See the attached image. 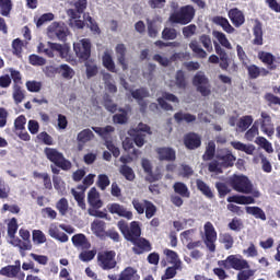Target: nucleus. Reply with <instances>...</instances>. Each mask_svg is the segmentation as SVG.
<instances>
[{
    "mask_svg": "<svg viewBox=\"0 0 280 280\" xmlns=\"http://www.w3.org/2000/svg\"><path fill=\"white\" fill-rule=\"evenodd\" d=\"M213 156H215V142L210 141L206 148V152L202 155L205 161H212Z\"/></svg>",
    "mask_w": 280,
    "mask_h": 280,
    "instance_id": "nucleus-53",
    "label": "nucleus"
},
{
    "mask_svg": "<svg viewBox=\"0 0 280 280\" xmlns=\"http://www.w3.org/2000/svg\"><path fill=\"white\" fill-rule=\"evenodd\" d=\"M253 32L255 36L253 45H264V28L261 26V22L256 21Z\"/></svg>",
    "mask_w": 280,
    "mask_h": 280,
    "instance_id": "nucleus-31",
    "label": "nucleus"
},
{
    "mask_svg": "<svg viewBox=\"0 0 280 280\" xmlns=\"http://www.w3.org/2000/svg\"><path fill=\"white\" fill-rule=\"evenodd\" d=\"M119 173L126 178V180H129L130 183H132V180L136 178L135 171L127 164L120 165Z\"/></svg>",
    "mask_w": 280,
    "mask_h": 280,
    "instance_id": "nucleus-42",
    "label": "nucleus"
},
{
    "mask_svg": "<svg viewBox=\"0 0 280 280\" xmlns=\"http://www.w3.org/2000/svg\"><path fill=\"white\" fill-rule=\"evenodd\" d=\"M174 119L177 121V124H180V121H186V124H191L192 121H196V116L191 114H184L182 112H178L174 115Z\"/></svg>",
    "mask_w": 280,
    "mask_h": 280,
    "instance_id": "nucleus-48",
    "label": "nucleus"
},
{
    "mask_svg": "<svg viewBox=\"0 0 280 280\" xmlns=\"http://www.w3.org/2000/svg\"><path fill=\"white\" fill-rule=\"evenodd\" d=\"M144 207L147 220H151V218H154V215H156L158 209L156 206L152 203V201L144 199Z\"/></svg>",
    "mask_w": 280,
    "mask_h": 280,
    "instance_id": "nucleus-51",
    "label": "nucleus"
},
{
    "mask_svg": "<svg viewBox=\"0 0 280 280\" xmlns=\"http://www.w3.org/2000/svg\"><path fill=\"white\" fill-rule=\"evenodd\" d=\"M103 106L108 113H117V104L113 103V98L108 94L103 97Z\"/></svg>",
    "mask_w": 280,
    "mask_h": 280,
    "instance_id": "nucleus-54",
    "label": "nucleus"
},
{
    "mask_svg": "<svg viewBox=\"0 0 280 280\" xmlns=\"http://www.w3.org/2000/svg\"><path fill=\"white\" fill-rule=\"evenodd\" d=\"M177 36L178 33L176 32V28L165 27L162 31L163 40H176Z\"/></svg>",
    "mask_w": 280,
    "mask_h": 280,
    "instance_id": "nucleus-56",
    "label": "nucleus"
},
{
    "mask_svg": "<svg viewBox=\"0 0 280 280\" xmlns=\"http://www.w3.org/2000/svg\"><path fill=\"white\" fill-rule=\"evenodd\" d=\"M19 272H21V260H16L15 265H9L0 269V275L8 277V279H15V277H19Z\"/></svg>",
    "mask_w": 280,
    "mask_h": 280,
    "instance_id": "nucleus-18",
    "label": "nucleus"
},
{
    "mask_svg": "<svg viewBox=\"0 0 280 280\" xmlns=\"http://www.w3.org/2000/svg\"><path fill=\"white\" fill-rule=\"evenodd\" d=\"M228 16L234 27H242L244 23H246V18L244 16V12L237 8L230 9L228 12Z\"/></svg>",
    "mask_w": 280,
    "mask_h": 280,
    "instance_id": "nucleus-16",
    "label": "nucleus"
},
{
    "mask_svg": "<svg viewBox=\"0 0 280 280\" xmlns=\"http://www.w3.org/2000/svg\"><path fill=\"white\" fill-rule=\"evenodd\" d=\"M175 84L177 89H182V91L187 89V79L185 78V72L183 70H177L175 74Z\"/></svg>",
    "mask_w": 280,
    "mask_h": 280,
    "instance_id": "nucleus-46",
    "label": "nucleus"
},
{
    "mask_svg": "<svg viewBox=\"0 0 280 280\" xmlns=\"http://www.w3.org/2000/svg\"><path fill=\"white\" fill-rule=\"evenodd\" d=\"M109 213L119 215V218H126V220H132V211L127 210L119 203H112L107 206Z\"/></svg>",
    "mask_w": 280,
    "mask_h": 280,
    "instance_id": "nucleus-19",
    "label": "nucleus"
},
{
    "mask_svg": "<svg viewBox=\"0 0 280 280\" xmlns=\"http://www.w3.org/2000/svg\"><path fill=\"white\" fill-rule=\"evenodd\" d=\"M131 96L133 100H137V102L141 100H145V97H150V92L145 88H140L131 91Z\"/></svg>",
    "mask_w": 280,
    "mask_h": 280,
    "instance_id": "nucleus-50",
    "label": "nucleus"
},
{
    "mask_svg": "<svg viewBox=\"0 0 280 280\" xmlns=\"http://www.w3.org/2000/svg\"><path fill=\"white\" fill-rule=\"evenodd\" d=\"M258 59L262 65H266L267 71H277V65L275 63L277 62V58L272 52L261 50L258 52Z\"/></svg>",
    "mask_w": 280,
    "mask_h": 280,
    "instance_id": "nucleus-14",
    "label": "nucleus"
},
{
    "mask_svg": "<svg viewBox=\"0 0 280 280\" xmlns=\"http://www.w3.org/2000/svg\"><path fill=\"white\" fill-rule=\"evenodd\" d=\"M214 36L222 45V47H225V49H232L231 42H229V38H226V35L222 32H214Z\"/></svg>",
    "mask_w": 280,
    "mask_h": 280,
    "instance_id": "nucleus-59",
    "label": "nucleus"
},
{
    "mask_svg": "<svg viewBox=\"0 0 280 280\" xmlns=\"http://www.w3.org/2000/svg\"><path fill=\"white\" fill-rule=\"evenodd\" d=\"M246 213L249 215H255L259 220H266V212L259 207H246Z\"/></svg>",
    "mask_w": 280,
    "mask_h": 280,
    "instance_id": "nucleus-55",
    "label": "nucleus"
},
{
    "mask_svg": "<svg viewBox=\"0 0 280 280\" xmlns=\"http://www.w3.org/2000/svg\"><path fill=\"white\" fill-rule=\"evenodd\" d=\"M88 202L93 209H102L104 202L102 201V199H100V192L97 191V188L92 187L90 189V191L88 192Z\"/></svg>",
    "mask_w": 280,
    "mask_h": 280,
    "instance_id": "nucleus-21",
    "label": "nucleus"
},
{
    "mask_svg": "<svg viewBox=\"0 0 280 280\" xmlns=\"http://www.w3.org/2000/svg\"><path fill=\"white\" fill-rule=\"evenodd\" d=\"M103 67L107 69L110 73H117V66H115V60L109 52H104L102 57Z\"/></svg>",
    "mask_w": 280,
    "mask_h": 280,
    "instance_id": "nucleus-32",
    "label": "nucleus"
},
{
    "mask_svg": "<svg viewBox=\"0 0 280 280\" xmlns=\"http://www.w3.org/2000/svg\"><path fill=\"white\" fill-rule=\"evenodd\" d=\"M212 22L214 23V25H220V27H222V30H224L226 34H233V32H235V28L224 16L217 15L212 19Z\"/></svg>",
    "mask_w": 280,
    "mask_h": 280,
    "instance_id": "nucleus-28",
    "label": "nucleus"
},
{
    "mask_svg": "<svg viewBox=\"0 0 280 280\" xmlns=\"http://www.w3.org/2000/svg\"><path fill=\"white\" fill-rule=\"evenodd\" d=\"M44 154L46 159L50 161V163H54L50 165L52 174H60V170H62L63 172H69V170L73 167L71 161L67 160V158H65V154H62V152L58 151V149L56 148L46 147L44 149Z\"/></svg>",
    "mask_w": 280,
    "mask_h": 280,
    "instance_id": "nucleus-3",
    "label": "nucleus"
},
{
    "mask_svg": "<svg viewBox=\"0 0 280 280\" xmlns=\"http://www.w3.org/2000/svg\"><path fill=\"white\" fill-rule=\"evenodd\" d=\"M173 190L177 196H180L182 198H191V191H189V187H187V184L183 182H176L173 185Z\"/></svg>",
    "mask_w": 280,
    "mask_h": 280,
    "instance_id": "nucleus-29",
    "label": "nucleus"
},
{
    "mask_svg": "<svg viewBox=\"0 0 280 280\" xmlns=\"http://www.w3.org/2000/svg\"><path fill=\"white\" fill-rule=\"evenodd\" d=\"M92 130L102 139H107L110 132H115V127L107 125L106 127H92Z\"/></svg>",
    "mask_w": 280,
    "mask_h": 280,
    "instance_id": "nucleus-41",
    "label": "nucleus"
},
{
    "mask_svg": "<svg viewBox=\"0 0 280 280\" xmlns=\"http://www.w3.org/2000/svg\"><path fill=\"white\" fill-rule=\"evenodd\" d=\"M49 34H54L61 43H67V36H69V27L63 22H54L48 26Z\"/></svg>",
    "mask_w": 280,
    "mask_h": 280,
    "instance_id": "nucleus-12",
    "label": "nucleus"
},
{
    "mask_svg": "<svg viewBox=\"0 0 280 280\" xmlns=\"http://www.w3.org/2000/svg\"><path fill=\"white\" fill-rule=\"evenodd\" d=\"M228 185L238 194H253V183H250L246 175H232L228 179Z\"/></svg>",
    "mask_w": 280,
    "mask_h": 280,
    "instance_id": "nucleus-5",
    "label": "nucleus"
},
{
    "mask_svg": "<svg viewBox=\"0 0 280 280\" xmlns=\"http://www.w3.org/2000/svg\"><path fill=\"white\" fill-rule=\"evenodd\" d=\"M218 266L225 270H238L237 280H249L250 277H255V270L250 269V264L242 255H230L225 260H219Z\"/></svg>",
    "mask_w": 280,
    "mask_h": 280,
    "instance_id": "nucleus-2",
    "label": "nucleus"
},
{
    "mask_svg": "<svg viewBox=\"0 0 280 280\" xmlns=\"http://www.w3.org/2000/svg\"><path fill=\"white\" fill-rule=\"evenodd\" d=\"M91 229L96 237H106V222L94 220L91 224Z\"/></svg>",
    "mask_w": 280,
    "mask_h": 280,
    "instance_id": "nucleus-27",
    "label": "nucleus"
},
{
    "mask_svg": "<svg viewBox=\"0 0 280 280\" xmlns=\"http://www.w3.org/2000/svg\"><path fill=\"white\" fill-rule=\"evenodd\" d=\"M59 75L63 78V80H73V75H75V70L71 68V66L67 63H62L59 66Z\"/></svg>",
    "mask_w": 280,
    "mask_h": 280,
    "instance_id": "nucleus-35",
    "label": "nucleus"
},
{
    "mask_svg": "<svg viewBox=\"0 0 280 280\" xmlns=\"http://www.w3.org/2000/svg\"><path fill=\"white\" fill-rule=\"evenodd\" d=\"M253 121H254L253 116H249V115L243 116L240 118L236 126L238 130H241V132H246V129L253 126Z\"/></svg>",
    "mask_w": 280,
    "mask_h": 280,
    "instance_id": "nucleus-39",
    "label": "nucleus"
},
{
    "mask_svg": "<svg viewBox=\"0 0 280 280\" xmlns=\"http://www.w3.org/2000/svg\"><path fill=\"white\" fill-rule=\"evenodd\" d=\"M260 130L267 137H272L275 135V124H272V117L268 112H261L260 114Z\"/></svg>",
    "mask_w": 280,
    "mask_h": 280,
    "instance_id": "nucleus-13",
    "label": "nucleus"
},
{
    "mask_svg": "<svg viewBox=\"0 0 280 280\" xmlns=\"http://www.w3.org/2000/svg\"><path fill=\"white\" fill-rule=\"evenodd\" d=\"M73 51L81 62H86L91 58V39L83 38L73 44Z\"/></svg>",
    "mask_w": 280,
    "mask_h": 280,
    "instance_id": "nucleus-9",
    "label": "nucleus"
},
{
    "mask_svg": "<svg viewBox=\"0 0 280 280\" xmlns=\"http://www.w3.org/2000/svg\"><path fill=\"white\" fill-rule=\"evenodd\" d=\"M215 159L225 170H229V167H233L236 161L235 155H233V152H231V150L229 149H219L217 151Z\"/></svg>",
    "mask_w": 280,
    "mask_h": 280,
    "instance_id": "nucleus-11",
    "label": "nucleus"
},
{
    "mask_svg": "<svg viewBox=\"0 0 280 280\" xmlns=\"http://www.w3.org/2000/svg\"><path fill=\"white\" fill-rule=\"evenodd\" d=\"M194 19H196V8L191 4H186L173 12L168 21L173 25H189Z\"/></svg>",
    "mask_w": 280,
    "mask_h": 280,
    "instance_id": "nucleus-4",
    "label": "nucleus"
},
{
    "mask_svg": "<svg viewBox=\"0 0 280 280\" xmlns=\"http://www.w3.org/2000/svg\"><path fill=\"white\" fill-rule=\"evenodd\" d=\"M156 154L160 161H176V151L172 148H158Z\"/></svg>",
    "mask_w": 280,
    "mask_h": 280,
    "instance_id": "nucleus-23",
    "label": "nucleus"
},
{
    "mask_svg": "<svg viewBox=\"0 0 280 280\" xmlns=\"http://www.w3.org/2000/svg\"><path fill=\"white\" fill-rule=\"evenodd\" d=\"M228 202L235 205H255V197L245 195H233L228 197Z\"/></svg>",
    "mask_w": 280,
    "mask_h": 280,
    "instance_id": "nucleus-25",
    "label": "nucleus"
},
{
    "mask_svg": "<svg viewBox=\"0 0 280 280\" xmlns=\"http://www.w3.org/2000/svg\"><path fill=\"white\" fill-rule=\"evenodd\" d=\"M197 30L198 26H196V24H190L182 28V34L184 38H191V36H195Z\"/></svg>",
    "mask_w": 280,
    "mask_h": 280,
    "instance_id": "nucleus-62",
    "label": "nucleus"
},
{
    "mask_svg": "<svg viewBox=\"0 0 280 280\" xmlns=\"http://www.w3.org/2000/svg\"><path fill=\"white\" fill-rule=\"evenodd\" d=\"M95 139V133L91 129H83L77 136V141L79 143H89V141H93Z\"/></svg>",
    "mask_w": 280,
    "mask_h": 280,
    "instance_id": "nucleus-37",
    "label": "nucleus"
},
{
    "mask_svg": "<svg viewBox=\"0 0 280 280\" xmlns=\"http://www.w3.org/2000/svg\"><path fill=\"white\" fill-rule=\"evenodd\" d=\"M115 257H117L115 250L98 252L97 266H100L102 270H113L117 268V260Z\"/></svg>",
    "mask_w": 280,
    "mask_h": 280,
    "instance_id": "nucleus-7",
    "label": "nucleus"
},
{
    "mask_svg": "<svg viewBox=\"0 0 280 280\" xmlns=\"http://www.w3.org/2000/svg\"><path fill=\"white\" fill-rule=\"evenodd\" d=\"M33 242L35 244H45L47 242V236H45V233L40 230H34L33 231Z\"/></svg>",
    "mask_w": 280,
    "mask_h": 280,
    "instance_id": "nucleus-64",
    "label": "nucleus"
},
{
    "mask_svg": "<svg viewBox=\"0 0 280 280\" xmlns=\"http://www.w3.org/2000/svg\"><path fill=\"white\" fill-rule=\"evenodd\" d=\"M83 19L85 23H88V27L93 32V34H102V30H100V25L97 22L89 15V13L83 14Z\"/></svg>",
    "mask_w": 280,
    "mask_h": 280,
    "instance_id": "nucleus-40",
    "label": "nucleus"
},
{
    "mask_svg": "<svg viewBox=\"0 0 280 280\" xmlns=\"http://www.w3.org/2000/svg\"><path fill=\"white\" fill-rule=\"evenodd\" d=\"M119 280H141V276L135 267H126L119 273Z\"/></svg>",
    "mask_w": 280,
    "mask_h": 280,
    "instance_id": "nucleus-26",
    "label": "nucleus"
},
{
    "mask_svg": "<svg viewBox=\"0 0 280 280\" xmlns=\"http://www.w3.org/2000/svg\"><path fill=\"white\" fill-rule=\"evenodd\" d=\"M56 209L59 211L60 215H67V211H69V201L67 198H61L56 203Z\"/></svg>",
    "mask_w": 280,
    "mask_h": 280,
    "instance_id": "nucleus-60",
    "label": "nucleus"
},
{
    "mask_svg": "<svg viewBox=\"0 0 280 280\" xmlns=\"http://www.w3.org/2000/svg\"><path fill=\"white\" fill-rule=\"evenodd\" d=\"M97 255V250H83L79 254V259L84 262L93 261L95 259V256Z\"/></svg>",
    "mask_w": 280,
    "mask_h": 280,
    "instance_id": "nucleus-57",
    "label": "nucleus"
},
{
    "mask_svg": "<svg viewBox=\"0 0 280 280\" xmlns=\"http://www.w3.org/2000/svg\"><path fill=\"white\" fill-rule=\"evenodd\" d=\"M215 189L219 194V198H226V196L231 194V188H229V185L222 182L215 183Z\"/></svg>",
    "mask_w": 280,
    "mask_h": 280,
    "instance_id": "nucleus-52",
    "label": "nucleus"
},
{
    "mask_svg": "<svg viewBox=\"0 0 280 280\" xmlns=\"http://www.w3.org/2000/svg\"><path fill=\"white\" fill-rule=\"evenodd\" d=\"M192 84L202 97H209L211 95V84H209V78H207L205 72L198 71L192 78Z\"/></svg>",
    "mask_w": 280,
    "mask_h": 280,
    "instance_id": "nucleus-8",
    "label": "nucleus"
},
{
    "mask_svg": "<svg viewBox=\"0 0 280 280\" xmlns=\"http://www.w3.org/2000/svg\"><path fill=\"white\" fill-rule=\"evenodd\" d=\"M116 58L118 65L121 66L122 71H128V59H126V54H128V48L125 44H118L115 47Z\"/></svg>",
    "mask_w": 280,
    "mask_h": 280,
    "instance_id": "nucleus-17",
    "label": "nucleus"
},
{
    "mask_svg": "<svg viewBox=\"0 0 280 280\" xmlns=\"http://www.w3.org/2000/svg\"><path fill=\"white\" fill-rule=\"evenodd\" d=\"M247 73L249 80H257L261 75V78H266L270 75V71L266 68H260L257 65L246 66Z\"/></svg>",
    "mask_w": 280,
    "mask_h": 280,
    "instance_id": "nucleus-20",
    "label": "nucleus"
},
{
    "mask_svg": "<svg viewBox=\"0 0 280 280\" xmlns=\"http://www.w3.org/2000/svg\"><path fill=\"white\" fill-rule=\"evenodd\" d=\"M85 73H86V78L89 80H91V78H95V75H97L98 73V68H97V65H95V62H93L92 60H86L85 61Z\"/></svg>",
    "mask_w": 280,
    "mask_h": 280,
    "instance_id": "nucleus-45",
    "label": "nucleus"
},
{
    "mask_svg": "<svg viewBox=\"0 0 280 280\" xmlns=\"http://www.w3.org/2000/svg\"><path fill=\"white\" fill-rule=\"evenodd\" d=\"M177 270H183V265H180V262H176L172 267H167L165 269L164 275H162L161 280L174 279V277H176V275H178Z\"/></svg>",
    "mask_w": 280,
    "mask_h": 280,
    "instance_id": "nucleus-33",
    "label": "nucleus"
},
{
    "mask_svg": "<svg viewBox=\"0 0 280 280\" xmlns=\"http://www.w3.org/2000/svg\"><path fill=\"white\" fill-rule=\"evenodd\" d=\"M164 255L166 256V259L168 264H173V266H176V264L179 262V266H183V261H180V258H178V254L172 249H164Z\"/></svg>",
    "mask_w": 280,
    "mask_h": 280,
    "instance_id": "nucleus-47",
    "label": "nucleus"
},
{
    "mask_svg": "<svg viewBox=\"0 0 280 280\" xmlns=\"http://www.w3.org/2000/svg\"><path fill=\"white\" fill-rule=\"evenodd\" d=\"M118 110L121 114H115L113 116L114 124H128V110H126L125 108H119Z\"/></svg>",
    "mask_w": 280,
    "mask_h": 280,
    "instance_id": "nucleus-49",
    "label": "nucleus"
},
{
    "mask_svg": "<svg viewBox=\"0 0 280 280\" xmlns=\"http://www.w3.org/2000/svg\"><path fill=\"white\" fill-rule=\"evenodd\" d=\"M219 242L224 245L225 250H231V248H233V245L235 244V240L230 233L220 234Z\"/></svg>",
    "mask_w": 280,
    "mask_h": 280,
    "instance_id": "nucleus-38",
    "label": "nucleus"
},
{
    "mask_svg": "<svg viewBox=\"0 0 280 280\" xmlns=\"http://www.w3.org/2000/svg\"><path fill=\"white\" fill-rule=\"evenodd\" d=\"M75 248H82V250H89L91 248V242L83 233L74 234L71 238Z\"/></svg>",
    "mask_w": 280,
    "mask_h": 280,
    "instance_id": "nucleus-22",
    "label": "nucleus"
},
{
    "mask_svg": "<svg viewBox=\"0 0 280 280\" xmlns=\"http://www.w3.org/2000/svg\"><path fill=\"white\" fill-rule=\"evenodd\" d=\"M184 144L187 150H198L202 145V138L196 132H189L184 137Z\"/></svg>",
    "mask_w": 280,
    "mask_h": 280,
    "instance_id": "nucleus-15",
    "label": "nucleus"
},
{
    "mask_svg": "<svg viewBox=\"0 0 280 280\" xmlns=\"http://www.w3.org/2000/svg\"><path fill=\"white\" fill-rule=\"evenodd\" d=\"M205 231V245L210 250V253H215V242H218V232L210 221L206 222L203 225Z\"/></svg>",
    "mask_w": 280,
    "mask_h": 280,
    "instance_id": "nucleus-10",
    "label": "nucleus"
},
{
    "mask_svg": "<svg viewBox=\"0 0 280 280\" xmlns=\"http://www.w3.org/2000/svg\"><path fill=\"white\" fill-rule=\"evenodd\" d=\"M196 186L198 191H201L202 196L206 198H209V200H213L214 195L213 190H211V187L205 183L202 179H196Z\"/></svg>",
    "mask_w": 280,
    "mask_h": 280,
    "instance_id": "nucleus-30",
    "label": "nucleus"
},
{
    "mask_svg": "<svg viewBox=\"0 0 280 280\" xmlns=\"http://www.w3.org/2000/svg\"><path fill=\"white\" fill-rule=\"evenodd\" d=\"M95 183V174H89L83 178V185H79L77 189H80L81 191H86L91 185Z\"/></svg>",
    "mask_w": 280,
    "mask_h": 280,
    "instance_id": "nucleus-58",
    "label": "nucleus"
},
{
    "mask_svg": "<svg viewBox=\"0 0 280 280\" xmlns=\"http://www.w3.org/2000/svg\"><path fill=\"white\" fill-rule=\"evenodd\" d=\"M120 233L124 235L127 242H131L136 247L132 248L136 255H143V253H150L152 250V244L147 238L141 237V226L139 222L132 221L130 226L125 220H120L117 223Z\"/></svg>",
    "mask_w": 280,
    "mask_h": 280,
    "instance_id": "nucleus-1",
    "label": "nucleus"
},
{
    "mask_svg": "<svg viewBox=\"0 0 280 280\" xmlns=\"http://www.w3.org/2000/svg\"><path fill=\"white\" fill-rule=\"evenodd\" d=\"M147 30L148 36L150 38H156L159 36V25L156 24L155 20H147Z\"/></svg>",
    "mask_w": 280,
    "mask_h": 280,
    "instance_id": "nucleus-43",
    "label": "nucleus"
},
{
    "mask_svg": "<svg viewBox=\"0 0 280 280\" xmlns=\"http://www.w3.org/2000/svg\"><path fill=\"white\" fill-rule=\"evenodd\" d=\"M12 8L14 4L12 0H0V15L10 19V14H12Z\"/></svg>",
    "mask_w": 280,
    "mask_h": 280,
    "instance_id": "nucleus-36",
    "label": "nucleus"
},
{
    "mask_svg": "<svg viewBox=\"0 0 280 280\" xmlns=\"http://www.w3.org/2000/svg\"><path fill=\"white\" fill-rule=\"evenodd\" d=\"M189 48L191 49L192 52L197 56V58H207V51L200 47V44H198V40L192 39L189 43Z\"/></svg>",
    "mask_w": 280,
    "mask_h": 280,
    "instance_id": "nucleus-44",
    "label": "nucleus"
},
{
    "mask_svg": "<svg viewBox=\"0 0 280 280\" xmlns=\"http://www.w3.org/2000/svg\"><path fill=\"white\" fill-rule=\"evenodd\" d=\"M128 135L137 148H143L145 145L147 135H152V128L149 125L140 122L136 128L129 129Z\"/></svg>",
    "mask_w": 280,
    "mask_h": 280,
    "instance_id": "nucleus-6",
    "label": "nucleus"
},
{
    "mask_svg": "<svg viewBox=\"0 0 280 280\" xmlns=\"http://www.w3.org/2000/svg\"><path fill=\"white\" fill-rule=\"evenodd\" d=\"M71 194L74 197V200L78 202V207L84 211L86 209V202H84V192H78L75 189H72Z\"/></svg>",
    "mask_w": 280,
    "mask_h": 280,
    "instance_id": "nucleus-61",
    "label": "nucleus"
},
{
    "mask_svg": "<svg viewBox=\"0 0 280 280\" xmlns=\"http://www.w3.org/2000/svg\"><path fill=\"white\" fill-rule=\"evenodd\" d=\"M232 148L234 150H238L240 152H245V154L253 155L255 154V145L253 144H244L241 141H233L231 142Z\"/></svg>",
    "mask_w": 280,
    "mask_h": 280,
    "instance_id": "nucleus-34",
    "label": "nucleus"
},
{
    "mask_svg": "<svg viewBox=\"0 0 280 280\" xmlns=\"http://www.w3.org/2000/svg\"><path fill=\"white\" fill-rule=\"evenodd\" d=\"M141 165L142 170L145 172V174H148L147 180L149 183H156V180H161V175H154V173L152 172V163H150V160L142 159Z\"/></svg>",
    "mask_w": 280,
    "mask_h": 280,
    "instance_id": "nucleus-24",
    "label": "nucleus"
},
{
    "mask_svg": "<svg viewBox=\"0 0 280 280\" xmlns=\"http://www.w3.org/2000/svg\"><path fill=\"white\" fill-rule=\"evenodd\" d=\"M96 185L102 191H105L106 187L110 185V179L108 178V175L106 174L98 175V180Z\"/></svg>",
    "mask_w": 280,
    "mask_h": 280,
    "instance_id": "nucleus-63",
    "label": "nucleus"
}]
</instances>
